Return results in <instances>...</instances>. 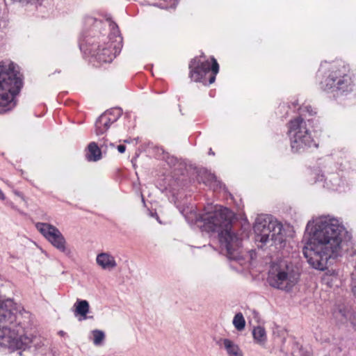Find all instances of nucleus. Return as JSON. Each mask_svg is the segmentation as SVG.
Listing matches in <instances>:
<instances>
[{"mask_svg": "<svg viewBox=\"0 0 356 356\" xmlns=\"http://www.w3.org/2000/svg\"><path fill=\"white\" fill-rule=\"evenodd\" d=\"M118 150L120 153H124L126 150V147L123 145H120L118 146Z\"/></svg>", "mask_w": 356, "mask_h": 356, "instance_id": "nucleus-25", "label": "nucleus"}, {"mask_svg": "<svg viewBox=\"0 0 356 356\" xmlns=\"http://www.w3.org/2000/svg\"><path fill=\"white\" fill-rule=\"evenodd\" d=\"M299 277L296 266L289 260L281 259L270 265L267 282L274 289L289 292L296 285Z\"/></svg>", "mask_w": 356, "mask_h": 356, "instance_id": "nucleus-8", "label": "nucleus"}, {"mask_svg": "<svg viewBox=\"0 0 356 356\" xmlns=\"http://www.w3.org/2000/svg\"><path fill=\"white\" fill-rule=\"evenodd\" d=\"M74 316H79V321L86 320L88 317L87 314L90 311L89 302L86 300L77 299L74 305Z\"/></svg>", "mask_w": 356, "mask_h": 356, "instance_id": "nucleus-14", "label": "nucleus"}, {"mask_svg": "<svg viewBox=\"0 0 356 356\" xmlns=\"http://www.w3.org/2000/svg\"><path fill=\"white\" fill-rule=\"evenodd\" d=\"M200 178L201 181H202L205 185L209 186L214 191L220 187V182L217 180L216 177L213 174L209 172L207 170L201 172Z\"/></svg>", "mask_w": 356, "mask_h": 356, "instance_id": "nucleus-15", "label": "nucleus"}, {"mask_svg": "<svg viewBox=\"0 0 356 356\" xmlns=\"http://www.w3.org/2000/svg\"><path fill=\"white\" fill-rule=\"evenodd\" d=\"M3 199H4V195L2 193V191L0 190V200H3Z\"/></svg>", "mask_w": 356, "mask_h": 356, "instance_id": "nucleus-28", "label": "nucleus"}, {"mask_svg": "<svg viewBox=\"0 0 356 356\" xmlns=\"http://www.w3.org/2000/svg\"><path fill=\"white\" fill-rule=\"evenodd\" d=\"M212 65L204 56L195 58L189 65L190 77L195 82H202L204 85H210L214 83L216 75L219 71V65L217 60L211 58Z\"/></svg>", "mask_w": 356, "mask_h": 356, "instance_id": "nucleus-9", "label": "nucleus"}, {"mask_svg": "<svg viewBox=\"0 0 356 356\" xmlns=\"http://www.w3.org/2000/svg\"><path fill=\"white\" fill-rule=\"evenodd\" d=\"M122 111L120 108H113L104 113L107 117L111 119V121L115 122L122 115Z\"/></svg>", "mask_w": 356, "mask_h": 356, "instance_id": "nucleus-21", "label": "nucleus"}, {"mask_svg": "<svg viewBox=\"0 0 356 356\" xmlns=\"http://www.w3.org/2000/svg\"><path fill=\"white\" fill-rule=\"evenodd\" d=\"M209 154H212V155H213V154H214V153L212 152V150H211V149H210V151H209Z\"/></svg>", "mask_w": 356, "mask_h": 356, "instance_id": "nucleus-32", "label": "nucleus"}, {"mask_svg": "<svg viewBox=\"0 0 356 356\" xmlns=\"http://www.w3.org/2000/svg\"><path fill=\"white\" fill-rule=\"evenodd\" d=\"M252 336L255 343L260 346H264L267 341L266 332L264 327L260 325L253 328Z\"/></svg>", "mask_w": 356, "mask_h": 356, "instance_id": "nucleus-18", "label": "nucleus"}, {"mask_svg": "<svg viewBox=\"0 0 356 356\" xmlns=\"http://www.w3.org/2000/svg\"><path fill=\"white\" fill-rule=\"evenodd\" d=\"M35 227L55 248L66 254L70 253V250L67 248L64 236L57 227L46 222H37Z\"/></svg>", "mask_w": 356, "mask_h": 356, "instance_id": "nucleus-11", "label": "nucleus"}, {"mask_svg": "<svg viewBox=\"0 0 356 356\" xmlns=\"http://www.w3.org/2000/svg\"><path fill=\"white\" fill-rule=\"evenodd\" d=\"M113 122L106 115H101L95 122V131L97 135L104 134Z\"/></svg>", "mask_w": 356, "mask_h": 356, "instance_id": "nucleus-16", "label": "nucleus"}, {"mask_svg": "<svg viewBox=\"0 0 356 356\" xmlns=\"http://www.w3.org/2000/svg\"><path fill=\"white\" fill-rule=\"evenodd\" d=\"M234 213L220 205L209 204L205 212L196 217L203 231L218 233L221 252L229 259L238 260L243 257L242 236L232 230Z\"/></svg>", "mask_w": 356, "mask_h": 356, "instance_id": "nucleus-3", "label": "nucleus"}, {"mask_svg": "<svg viewBox=\"0 0 356 356\" xmlns=\"http://www.w3.org/2000/svg\"><path fill=\"white\" fill-rule=\"evenodd\" d=\"M3 199H4V195L2 193V191L0 190V200H3Z\"/></svg>", "mask_w": 356, "mask_h": 356, "instance_id": "nucleus-29", "label": "nucleus"}, {"mask_svg": "<svg viewBox=\"0 0 356 356\" xmlns=\"http://www.w3.org/2000/svg\"><path fill=\"white\" fill-rule=\"evenodd\" d=\"M96 263L102 270L108 271L113 270L118 265L115 257L108 252L97 254Z\"/></svg>", "mask_w": 356, "mask_h": 356, "instance_id": "nucleus-12", "label": "nucleus"}, {"mask_svg": "<svg viewBox=\"0 0 356 356\" xmlns=\"http://www.w3.org/2000/svg\"><path fill=\"white\" fill-rule=\"evenodd\" d=\"M334 318L341 323H345L350 317V312L345 307L339 308L334 312Z\"/></svg>", "mask_w": 356, "mask_h": 356, "instance_id": "nucleus-19", "label": "nucleus"}, {"mask_svg": "<svg viewBox=\"0 0 356 356\" xmlns=\"http://www.w3.org/2000/svg\"><path fill=\"white\" fill-rule=\"evenodd\" d=\"M322 90L345 95L353 91L355 83L348 65L342 60H336L330 63L320 81Z\"/></svg>", "mask_w": 356, "mask_h": 356, "instance_id": "nucleus-4", "label": "nucleus"}, {"mask_svg": "<svg viewBox=\"0 0 356 356\" xmlns=\"http://www.w3.org/2000/svg\"><path fill=\"white\" fill-rule=\"evenodd\" d=\"M38 340L29 313L21 312L12 299L0 300V346L25 350L37 346Z\"/></svg>", "mask_w": 356, "mask_h": 356, "instance_id": "nucleus-2", "label": "nucleus"}, {"mask_svg": "<svg viewBox=\"0 0 356 356\" xmlns=\"http://www.w3.org/2000/svg\"><path fill=\"white\" fill-rule=\"evenodd\" d=\"M163 3H157L156 6L161 8H175L179 2V0H163Z\"/></svg>", "mask_w": 356, "mask_h": 356, "instance_id": "nucleus-23", "label": "nucleus"}, {"mask_svg": "<svg viewBox=\"0 0 356 356\" xmlns=\"http://www.w3.org/2000/svg\"><path fill=\"white\" fill-rule=\"evenodd\" d=\"M218 345L223 347L228 356H243V353L238 344L229 339H221Z\"/></svg>", "mask_w": 356, "mask_h": 356, "instance_id": "nucleus-13", "label": "nucleus"}, {"mask_svg": "<svg viewBox=\"0 0 356 356\" xmlns=\"http://www.w3.org/2000/svg\"><path fill=\"white\" fill-rule=\"evenodd\" d=\"M110 145L113 147V143H110Z\"/></svg>", "mask_w": 356, "mask_h": 356, "instance_id": "nucleus-33", "label": "nucleus"}, {"mask_svg": "<svg viewBox=\"0 0 356 356\" xmlns=\"http://www.w3.org/2000/svg\"><path fill=\"white\" fill-rule=\"evenodd\" d=\"M353 293L354 296L356 297V285L355 284H354L353 286Z\"/></svg>", "mask_w": 356, "mask_h": 356, "instance_id": "nucleus-26", "label": "nucleus"}, {"mask_svg": "<svg viewBox=\"0 0 356 356\" xmlns=\"http://www.w3.org/2000/svg\"><path fill=\"white\" fill-rule=\"evenodd\" d=\"M233 325L238 331H241L245 328V321L241 313H237L233 319Z\"/></svg>", "mask_w": 356, "mask_h": 356, "instance_id": "nucleus-20", "label": "nucleus"}, {"mask_svg": "<svg viewBox=\"0 0 356 356\" xmlns=\"http://www.w3.org/2000/svg\"><path fill=\"white\" fill-rule=\"evenodd\" d=\"M300 115L291 120L289 122L288 135L291 147L294 152H302L310 147H317L309 131L305 120L303 118L308 114L312 116L316 113L309 105L302 106L300 108Z\"/></svg>", "mask_w": 356, "mask_h": 356, "instance_id": "nucleus-7", "label": "nucleus"}, {"mask_svg": "<svg viewBox=\"0 0 356 356\" xmlns=\"http://www.w3.org/2000/svg\"><path fill=\"white\" fill-rule=\"evenodd\" d=\"M112 33L115 35V40H109L97 47L96 49H91L93 51V56L99 62L110 63L118 54L122 49V38L119 34L118 27L115 24L112 25Z\"/></svg>", "mask_w": 356, "mask_h": 356, "instance_id": "nucleus-10", "label": "nucleus"}, {"mask_svg": "<svg viewBox=\"0 0 356 356\" xmlns=\"http://www.w3.org/2000/svg\"><path fill=\"white\" fill-rule=\"evenodd\" d=\"M254 231L255 233V242L258 246L262 248L269 244L277 248L284 246L286 241V232L282 223L278 222L272 216L261 214L257 217Z\"/></svg>", "mask_w": 356, "mask_h": 356, "instance_id": "nucleus-6", "label": "nucleus"}, {"mask_svg": "<svg viewBox=\"0 0 356 356\" xmlns=\"http://www.w3.org/2000/svg\"><path fill=\"white\" fill-rule=\"evenodd\" d=\"M86 156L89 161H97L101 159L102 150L96 143L92 142L88 145Z\"/></svg>", "mask_w": 356, "mask_h": 356, "instance_id": "nucleus-17", "label": "nucleus"}, {"mask_svg": "<svg viewBox=\"0 0 356 356\" xmlns=\"http://www.w3.org/2000/svg\"><path fill=\"white\" fill-rule=\"evenodd\" d=\"M91 334L94 345L100 346L105 338L104 332L99 330H94L92 331Z\"/></svg>", "mask_w": 356, "mask_h": 356, "instance_id": "nucleus-22", "label": "nucleus"}, {"mask_svg": "<svg viewBox=\"0 0 356 356\" xmlns=\"http://www.w3.org/2000/svg\"><path fill=\"white\" fill-rule=\"evenodd\" d=\"M83 46H84V44L83 43H81L80 44V49H82L83 48Z\"/></svg>", "mask_w": 356, "mask_h": 356, "instance_id": "nucleus-30", "label": "nucleus"}, {"mask_svg": "<svg viewBox=\"0 0 356 356\" xmlns=\"http://www.w3.org/2000/svg\"><path fill=\"white\" fill-rule=\"evenodd\" d=\"M58 334L61 337H64L66 334V333L64 331L60 330L58 332Z\"/></svg>", "mask_w": 356, "mask_h": 356, "instance_id": "nucleus-27", "label": "nucleus"}, {"mask_svg": "<svg viewBox=\"0 0 356 356\" xmlns=\"http://www.w3.org/2000/svg\"><path fill=\"white\" fill-rule=\"evenodd\" d=\"M84 23L86 26H94L97 23H100V22L97 21L96 19L92 17H87L84 19Z\"/></svg>", "mask_w": 356, "mask_h": 356, "instance_id": "nucleus-24", "label": "nucleus"}, {"mask_svg": "<svg viewBox=\"0 0 356 356\" xmlns=\"http://www.w3.org/2000/svg\"><path fill=\"white\" fill-rule=\"evenodd\" d=\"M309 238L303 248L308 264L324 270L331 259L341 257L350 236L343 222L331 216H322L309 220L306 226Z\"/></svg>", "mask_w": 356, "mask_h": 356, "instance_id": "nucleus-1", "label": "nucleus"}, {"mask_svg": "<svg viewBox=\"0 0 356 356\" xmlns=\"http://www.w3.org/2000/svg\"><path fill=\"white\" fill-rule=\"evenodd\" d=\"M22 86V77L15 65L9 60L0 62V113L15 106L14 99Z\"/></svg>", "mask_w": 356, "mask_h": 356, "instance_id": "nucleus-5", "label": "nucleus"}, {"mask_svg": "<svg viewBox=\"0 0 356 356\" xmlns=\"http://www.w3.org/2000/svg\"><path fill=\"white\" fill-rule=\"evenodd\" d=\"M100 146H101V148H103L104 146L106 147V145L104 143V144H101Z\"/></svg>", "mask_w": 356, "mask_h": 356, "instance_id": "nucleus-31", "label": "nucleus"}]
</instances>
